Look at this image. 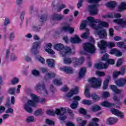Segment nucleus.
<instances>
[{"instance_id": "obj_1", "label": "nucleus", "mask_w": 126, "mask_h": 126, "mask_svg": "<svg viewBox=\"0 0 126 126\" xmlns=\"http://www.w3.org/2000/svg\"><path fill=\"white\" fill-rule=\"evenodd\" d=\"M87 20V21L84 20L82 22L80 26V30L85 29L87 25H89V26L92 27L95 30H100L99 32L96 31V33L100 38L105 39L107 37L106 30L102 28L103 27H109L108 23L95 19L93 17H88Z\"/></svg>"}, {"instance_id": "obj_2", "label": "nucleus", "mask_w": 126, "mask_h": 126, "mask_svg": "<svg viewBox=\"0 0 126 126\" xmlns=\"http://www.w3.org/2000/svg\"><path fill=\"white\" fill-rule=\"evenodd\" d=\"M30 97L32 100H29L27 103L24 105L23 108L24 110H25L26 112L31 114V113L33 112V110L30 106L35 107V106H36V104H37V103H39V97L33 93L30 94Z\"/></svg>"}, {"instance_id": "obj_3", "label": "nucleus", "mask_w": 126, "mask_h": 126, "mask_svg": "<svg viewBox=\"0 0 126 126\" xmlns=\"http://www.w3.org/2000/svg\"><path fill=\"white\" fill-rule=\"evenodd\" d=\"M108 58H109V55L105 54L102 58V61H105L106 63H96L94 65V67L97 69H103L108 68L109 64H114L115 63V61L113 59H108Z\"/></svg>"}, {"instance_id": "obj_4", "label": "nucleus", "mask_w": 126, "mask_h": 126, "mask_svg": "<svg viewBox=\"0 0 126 126\" xmlns=\"http://www.w3.org/2000/svg\"><path fill=\"white\" fill-rule=\"evenodd\" d=\"M66 113V110L64 108L57 109L55 112L54 110H47L46 112V114L50 116H55V114H56L57 116L60 115L59 120H60V121H65V120H66V115H65Z\"/></svg>"}, {"instance_id": "obj_5", "label": "nucleus", "mask_w": 126, "mask_h": 126, "mask_svg": "<svg viewBox=\"0 0 126 126\" xmlns=\"http://www.w3.org/2000/svg\"><path fill=\"white\" fill-rule=\"evenodd\" d=\"M84 62V58L81 57L79 59H77L76 58H74L72 60L67 57H64L63 60V63L64 64H70L71 63H73L74 66L76 67L80 64H82Z\"/></svg>"}, {"instance_id": "obj_6", "label": "nucleus", "mask_w": 126, "mask_h": 126, "mask_svg": "<svg viewBox=\"0 0 126 126\" xmlns=\"http://www.w3.org/2000/svg\"><path fill=\"white\" fill-rule=\"evenodd\" d=\"M89 3H94L93 5H90L88 6V9L89 11L91 14L93 15H96L98 14V6L99 4L98 2L100 1V0H87Z\"/></svg>"}, {"instance_id": "obj_7", "label": "nucleus", "mask_w": 126, "mask_h": 126, "mask_svg": "<svg viewBox=\"0 0 126 126\" xmlns=\"http://www.w3.org/2000/svg\"><path fill=\"white\" fill-rule=\"evenodd\" d=\"M98 46L100 50L101 54H104L106 52V48H114L116 46V44L113 42H107L104 40H101L99 43H97Z\"/></svg>"}, {"instance_id": "obj_8", "label": "nucleus", "mask_w": 126, "mask_h": 126, "mask_svg": "<svg viewBox=\"0 0 126 126\" xmlns=\"http://www.w3.org/2000/svg\"><path fill=\"white\" fill-rule=\"evenodd\" d=\"M34 90L38 92H39V91H41L43 97H48L49 95V93H48V90H47L46 85L44 82H40L37 83L34 86Z\"/></svg>"}, {"instance_id": "obj_9", "label": "nucleus", "mask_w": 126, "mask_h": 126, "mask_svg": "<svg viewBox=\"0 0 126 126\" xmlns=\"http://www.w3.org/2000/svg\"><path fill=\"white\" fill-rule=\"evenodd\" d=\"M83 48L85 52L89 54H95L96 48L94 45L89 42H86L83 44Z\"/></svg>"}, {"instance_id": "obj_10", "label": "nucleus", "mask_w": 126, "mask_h": 126, "mask_svg": "<svg viewBox=\"0 0 126 126\" xmlns=\"http://www.w3.org/2000/svg\"><path fill=\"white\" fill-rule=\"evenodd\" d=\"M89 86L86 85V89L85 91V95L87 98H91L92 97L93 100L94 102H98L100 100V96L96 94H90L89 92Z\"/></svg>"}, {"instance_id": "obj_11", "label": "nucleus", "mask_w": 126, "mask_h": 126, "mask_svg": "<svg viewBox=\"0 0 126 126\" xmlns=\"http://www.w3.org/2000/svg\"><path fill=\"white\" fill-rule=\"evenodd\" d=\"M89 81L93 88H99L102 84V79L100 78H92Z\"/></svg>"}, {"instance_id": "obj_12", "label": "nucleus", "mask_w": 126, "mask_h": 126, "mask_svg": "<svg viewBox=\"0 0 126 126\" xmlns=\"http://www.w3.org/2000/svg\"><path fill=\"white\" fill-rule=\"evenodd\" d=\"M122 17V15L119 13H108L105 15H102V18H120Z\"/></svg>"}, {"instance_id": "obj_13", "label": "nucleus", "mask_w": 126, "mask_h": 126, "mask_svg": "<svg viewBox=\"0 0 126 126\" xmlns=\"http://www.w3.org/2000/svg\"><path fill=\"white\" fill-rule=\"evenodd\" d=\"M6 59H10L12 62L17 61V57L14 53H10L9 50H7L6 51Z\"/></svg>"}, {"instance_id": "obj_14", "label": "nucleus", "mask_w": 126, "mask_h": 126, "mask_svg": "<svg viewBox=\"0 0 126 126\" xmlns=\"http://www.w3.org/2000/svg\"><path fill=\"white\" fill-rule=\"evenodd\" d=\"M70 54H71V49L68 47H65L63 50L61 52V54L63 58L69 56Z\"/></svg>"}, {"instance_id": "obj_15", "label": "nucleus", "mask_w": 126, "mask_h": 126, "mask_svg": "<svg viewBox=\"0 0 126 126\" xmlns=\"http://www.w3.org/2000/svg\"><path fill=\"white\" fill-rule=\"evenodd\" d=\"M60 70L65 72V73H68V74H72L74 72L72 67L67 66L60 67Z\"/></svg>"}, {"instance_id": "obj_16", "label": "nucleus", "mask_w": 126, "mask_h": 126, "mask_svg": "<svg viewBox=\"0 0 126 126\" xmlns=\"http://www.w3.org/2000/svg\"><path fill=\"white\" fill-rule=\"evenodd\" d=\"M114 22L117 24H119L123 28L126 27V20L125 21L122 19H116L114 20Z\"/></svg>"}, {"instance_id": "obj_17", "label": "nucleus", "mask_w": 126, "mask_h": 126, "mask_svg": "<svg viewBox=\"0 0 126 126\" xmlns=\"http://www.w3.org/2000/svg\"><path fill=\"white\" fill-rule=\"evenodd\" d=\"M78 94V87H76L74 89H72L70 92L66 94V97L67 98H70L73 96L74 94Z\"/></svg>"}, {"instance_id": "obj_18", "label": "nucleus", "mask_w": 126, "mask_h": 126, "mask_svg": "<svg viewBox=\"0 0 126 126\" xmlns=\"http://www.w3.org/2000/svg\"><path fill=\"white\" fill-rule=\"evenodd\" d=\"M115 84L117 86H125L126 85V77L125 78H121L115 81Z\"/></svg>"}, {"instance_id": "obj_19", "label": "nucleus", "mask_w": 126, "mask_h": 126, "mask_svg": "<svg viewBox=\"0 0 126 126\" xmlns=\"http://www.w3.org/2000/svg\"><path fill=\"white\" fill-rule=\"evenodd\" d=\"M111 112L113 114V115H115L117 117H119V118H121V119H124V114L118 110L112 108L111 110Z\"/></svg>"}, {"instance_id": "obj_20", "label": "nucleus", "mask_w": 126, "mask_h": 126, "mask_svg": "<svg viewBox=\"0 0 126 126\" xmlns=\"http://www.w3.org/2000/svg\"><path fill=\"white\" fill-rule=\"evenodd\" d=\"M110 55H115L116 57H122L123 53L117 49H112L110 51Z\"/></svg>"}, {"instance_id": "obj_21", "label": "nucleus", "mask_w": 126, "mask_h": 126, "mask_svg": "<svg viewBox=\"0 0 126 126\" xmlns=\"http://www.w3.org/2000/svg\"><path fill=\"white\" fill-rule=\"evenodd\" d=\"M118 122V118L110 117L107 119L106 121L107 125H109V126H112V125H114V124H116Z\"/></svg>"}, {"instance_id": "obj_22", "label": "nucleus", "mask_w": 126, "mask_h": 126, "mask_svg": "<svg viewBox=\"0 0 126 126\" xmlns=\"http://www.w3.org/2000/svg\"><path fill=\"white\" fill-rule=\"evenodd\" d=\"M52 46V43H47L46 44L44 47V49L45 50V52H47V53H48V54L54 55L55 54V52L53 51V50L50 48H51Z\"/></svg>"}, {"instance_id": "obj_23", "label": "nucleus", "mask_w": 126, "mask_h": 126, "mask_svg": "<svg viewBox=\"0 0 126 126\" xmlns=\"http://www.w3.org/2000/svg\"><path fill=\"white\" fill-rule=\"evenodd\" d=\"M63 15L55 14L52 17V20L61 21V20L63 19Z\"/></svg>"}, {"instance_id": "obj_24", "label": "nucleus", "mask_w": 126, "mask_h": 126, "mask_svg": "<svg viewBox=\"0 0 126 126\" xmlns=\"http://www.w3.org/2000/svg\"><path fill=\"white\" fill-rule=\"evenodd\" d=\"M70 41V42L72 43V44H75L76 43L81 42V39L79 38V36H78V35H76L74 37H71Z\"/></svg>"}, {"instance_id": "obj_25", "label": "nucleus", "mask_w": 126, "mask_h": 126, "mask_svg": "<svg viewBox=\"0 0 126 126\" xmlns=\"http://www.w3.org/2000/svg\"><path fill=\"white\" fill-rule=\"evenodd\" d=\"M62 30L65 31V32H69L70 34H72L74 32V28L69 26L63 27Z\"/></svg>"}, {"instance_id": "obj_26", "label": "nucleus", "mask_w": 126, "mask_h": 126, "mask_svg": "<svg viewBox=\"0 0 126 126\" xmlns=\"http://www.w3.org/2000/svg\"><path fill=\"white\" fill-rule=\"evenodd\" d=\"M117 2L115 1H111L105 4L106 6L107 7H110V8H115L117 5Z\"/></svg>"}, {"instance_id": "obj_27", "label": "nucleus", "mask_w": 126, "mask_h": 126, "mask_svg": "<svg viewBox=\"0 0 126 126\" xmlns=\"http://www.w3.org/2000/svg\"><path fill=\"white\" fill-rule=\"evenodd\" d=\"M118 10L119 11H124V10H126V1L122 2L118 6Z\"/></svg>"}, {"instance_id": "obj_28", "label": "nucleus", "mask_w": 126, "mask_h": 126, "mask_svg": "<svg viewBox=\"0 0 126 126\" xmlns=\"http://www.w3.org/2000/svg\"><path fill=\"white\" fill-rule=\"evenodd\" d=\"M110 88L114 93H116V94H120V93H122V90L118 89L117 86L114 85H111Z\"/></svg>"}, {"instance_id": "obj_29", "label": "nucleus", "mask_w": 126, "mask_h": 126, "mask_svg": "<svg viewBox=\"0 0 126 126\" xmlns=\"http://www.w3.org/2000/svg\"><path fill=\"white\" fill-rule=\"evenodd\" d=\"M77 121L79 124L78 126H85L87 124V121L86 120H83L81 118H78L77 119Z\"/></svg>"}, {"instance_id": "obj_30", "label": "nucleus", "mask_w": 126, "mask_h": 126, "mask_svg": "<svg viewBox=\"0 0 126 126\" xmlns=\"http://www.w3.org/2000/svg\"><path fill=\"white\" fill-rule=\"evenodd\" d=\"M110 80L111 78L109 77L104 81L103 85V89L104 90H106V89L108 88V86H109V83L110 82Z\"/></svg>"}, {"instance_id": "obj_31", "label": "nucleus", "mask_w": 126, "mask_h": 126, "mask_svg": "<svg viewBox=\"0 0 126 126\" xmlns=\"http://www.w3.org/2000/svg\"><path fill=\"white\" fill-rule=\"evenodd\" d=\"M85 73H86V68L83 67L81 68L80 72L79 73V78H81V77H83V76L85 75Z\"/></svg>"}, {"instance_id": "obj_32", "label": "nucleus", "mask_w": 126, "mask_h": 126, "mask_svg": "<svg viewBox=\"0 0 126 126\" xmlns=\"http://www.w3.org/2000/svg\"><path fill=\"white\" fill-rule=\"evenodd\" d=\"M63 48H64V46L62 43H58L54 46V49L56 51H62Z\"/></svg>"}, {"instance_id": "obj_33", "label": "nucleus", "mask_w": 126, "mask_h": 126, "mask_svg": "<svg viewBox=\"0 0 126 126\" xmlns=\"http://www.w3.org/2000/svg\"><path fill=\"white\" fill-rule=\"evenodd\" d=\"M46 63L49 67H54L55 66V61L53 59H48Z\"/></svg>"}, {"instance_id": "obj_34", "label": "nucleus", "mask_w": 126, "mask_h": 126, "mask_svg": "<svg viewBox=\"0 0 126 126\" xmlns=\"http://www.w3.org/2000/svg\"><path fill=\"white\" fill-rule=\"evenodd\" d=\"M124 97V95L122 94H120L119 95L115 94L113 97V100L114 101H116L117 102H119L121 99H123V97Z\"/></svg>"}, {"instance_id": "obj_35", "label": "nucleus", "mask_w": 126, "mask_h": 126, "mask_svg": "<svg viewBox=\"0 0 126 126\" xmlns=\"http://www.w3.org/2000/svg\"><path fill=\"white\" fill-rule=\"evenodd\" d=\"M101 106H102V107H113V106L114 105V104L110 103L108 101H103L101 103Z\"/></svg>"}, {"instance_id": "obj_36", "label": "nucleus", "mask_w": 126, "mask_h": 126, "mask_svg": "<svg viewBox=\"0 0 126 126\" xmlns=\"http://www.w3.org/2000/svg\"><path fill=\"white\" fill-rule=\"evenodd\" d=\"M65 7H66V5H65V4L62 3L59 6L56 10L57 12H61L62 10L64 8H65Z\"/></svg>"}, {"instance_id": "obj_37", "label": "nucleus", "mask_w": 126, "mask_h": 126, "mask_svg": "<svg viewBox=\"0 0 126 126\" xmlns=\"http://www.w3.org/2000/svg\"><path fill=\"white\" fill-rule=\"evenodd\" d=\"M53 82L54 84L57 85V86H61L62 84H63V82H62V79H55L53 80Z\"/></svg>"}, {"instance_id": "obj_38", "label": "nucleus", "mask_w": 126, "mask_h": 126, "mask_svg": "<svg viewBox=\"0 0 126 126\" xmlns=\"http://www.w3.org/2000/svg\"><path fill=\"white\" fill-rule=\"evenodd\" d=\"M83 39H87L89 37V29H87L86 32H84L81 34Z\"/></svg>"}, {"instance_id": "obj_39", "label": "nucleus", "mask_w": 126, "mask_h": 126, "mask_svg": "<svg viewBox=\"0 0 126 126\" xmlns=\"http://www.w3.org/2000/svg\"><path fill=\"white\" fill-rule=\"evenodd\" d=\"M26 122L27 123H31L32 122H36V120H35L33 116H30L26 118Z\"/></svg>"}, {"instance_id": "obj_40", "label": "nucleus", "mask_w": 126, "mask_h": 126, "mask_svg": "<svg viewBox=\"0 0 126 126\" xmlns=\"http://www.w3.org/2000/svg\"><path fill=\"white\" fill-rule=\"evenodd\" d=\"M23 59L26 63H31L32 62V59L29 55H25Z\"/></svg>"}, {"instance_id": "obj_41", "label": "nucleus", "mask_w": 126, "mask_h": 126, "mask_svg": "<svg viewBox=\"0 0 126 126\" xmlns=\"http://www.w3.org/2000/svg\"><path fill=\"white\" fill-rule=\"evenodd\" d=\"M82 104L83 105H92V104H93V102L91 100H87V99H84L81 101Z\"/></svg>"}, {"instance_id": "obj_42", "label": "nucleus", "mask_w": 126, "mask_h": 126, "mask_svg": "<svg viewBox=\"0 0 126 126\" xmlns=\"http://www.w3.org/2000/svg\"><path fill=\"white\" fill-rule=\"evenodd\" d=\"M39 44H40V42H36V41L34 42L32 44V48L31 49V51H33L34 49H38Z\"/></svg>"}, {"instance_id": "obj_43", "label": "nucleus", "mask_w": 126, "mask_h": 126, "mask_svg": "<svg viewBox=\"0 0 126 126\" xmlns=\"http://www.w3.org/2000/svg\"><path fill=\"white\" fill-rule=\"evenodd\" d=\"M101 110V107L99 105H94L92 107V112H97V111H100Z\"/></svg>"}, {"instance_id": "obj_44", "label": "nucleus", "mask_w": 126, "mask_h": 126, "mask_svg": "<svg viewBox=\"0 0 126 126\" xmlns=\"http://www.w3.org/2000/svg\"><path fill=\"white\" fill-rule=\"evenodd\" d=\"M39 70L43 73H47L49 71V69H48V68L43 67H39Z\"/></svg>"}, {"instance_id": "obj_45", "label": "nucleus", "mask_w": 126, "mask_h": 126, "mask_svg": "<svg viewBox=\"0 0 126 126\" xmlns=\"http://www.w3.org/2000/svg\"><path fill=\"white\" fill-rule=\"evenodd\" d=\"M77 106H78V102H73V103L71 104L70 107L73 110H74V109H76L77 108Z\"/></svg>"}, {"instance_id": "obj_46", "label": "nucleus", "mask_w": 126, "mask_h": 126, "mask_svg": "<svg viewBox=\"0 0 126 126\" xmlns=\"http://www.w3.org/2000/svg\"><path fill=\"white\" fill-rule=\"evenodd\" d=\"M119 75H121V72L120 71H115L113 72V78L114 79H116L119 76Z\"/></svg>"}, {"instance_id": "obj_47", "label": "nucleus", "mask_w": 126, "mask_h": 126, "mask_svg": "<svg viewBox=\"0 0 126 126\" xmlns=\"http://www.w3.org/2000/svg\"><path fill=\"white\" fill-rule=\"evenodd\" d=\"M101 96L103 98H108L110 96V94L108 92H103Z\"/></svg>"}, {"instance_id": "obj_48", "label": "nucleus", "mask_w": 126, "mask_h": 126, "mask_svg": "<svg viewBox=\"0 0 126 126\" xmlns=\"http://www.w3.org/2000/svg\"><path fill=\"white\" fill-rule=\"evenodd\" d=\"M40 21L41 22H45L47 20V15H43L42 16H39Z\"/></svg>"}, {"instance_id": "obj_49", "label": "nucleus", "mask_w": 126, "mask_h": 126, "mask_svg": "<svg viewBox=\"0 0 126 126\" xmlns=\"http://www.w3.org/2000/svg\"><path fill=\"white\" fill-rule=\"evenodd\" d=\"M46 123L47 125H49L50 126H54L55 125V122H54L53 120H51L50 119H46Z\"/></svg>"}, {"instance_id": "obj_50", "label": "nucleus", "mask_w": 126, "mask_h": 126, "mask_svg": "<svg viewBox=\"0 0 126 126\" xmlns=\"http://www.w3.org/2000/svg\"><path fill=\"white\" fill-rule=\"evenodd\" d=\"M32 37H33V35L31 33H27L25 35V38L27 39V41H29V39H32Z\"/></svg>"}, {"instance_id": "obj_51", "label": "nucleus", "mask_w": 126, "mask_h": 126, "mask_svg": "<svg viewBox=\"0 0 126 126\" xmlns=\"http://www.w3.org/2000/svg\"><path fill=\"white\" fill-rule=\"evenodd\" d=\"M36 59L39 61L41 63H45V59L41 56L36 57Z\"/></svg>"}, {"instance_id": "obj_52", "label": "nucleus", "mask_w": 126, "mask_h": 126, "mask_svg": "<svg viewBox=\"0 0 126 126\" xmlns=\"http://www.w3.org/2000/svg\"><path fill=\"white\" fill-rule=\"evenodd\" d=\"M46 76L48 78H53V77H55V76H56V74L54 73H48L46 74Z\"/></svg>"}, {"instance_id": "obj_53", "label": "nucleus", "mask_w": 126, "mask_h": 126, "mask_svg": "<svg viewBox=\"0 0 126 126\" xmlns=\"http://www.w3.org/2000/svg\"><path fill=\"white\" fill-rule=\"evenodd\" d=\"M73 100L74 102L76 103V102H78L79 101H80V100H81V98L79 96L76 95L73 97Z\"/></svg>"}, {"instance_id": "obj_54", "label": "nucleus", "mask_w": 126, "mask_h": 126, "mask_svg": "<svg viewBox=\"0 0 126 126\" xmlns=\"http://www.w3.org/2000/svg\"><path fill=\"white\" fill-rule=\"evenodd\" d=\"M19 81V80L18 79V78L17 77H15L12 80L11 83L12 84H17Z\"/></svg>"}, {"instance_id": "obj_55", "label": "nucleus", "mask_w": 126, "mask_h": 126, "mask_svg": "<svg viewBox=\"0 0 126 126\" xmlns=\"http://www.w3.org/2000/svg\"><path fill=\"white\" fill-rule=\"evenodd\" d=\"M123 62H124V60H123V59L120 58L118 59L116 64L117 66H120V65H121V64L123 63Z\"/></svg>"}, {"instance_id": "obj_56", "label": "nucleus", "mask_w": 126, "mask_h": 126, "mask_svg": "<svg viewBox=\"0 0 126 126\" xmlns=\"http://www.w3.org/2000/svg\"><path fill=\"white\" fill-rule=\"evenodd\" d=\"M32 74L34 76H38V75H39V74H40V72H39V71H38L36 69H34L32 71Z\"/></svg>"}, {"instance_id": "obj_57", "label": "nucleus", "mask_w": 126, "mask_h": 126, "mask_svg": "<svg viewBox=\"0 0 126 126\" xmlns=\"http://www.w3.org/2000/svg\"><path fill=\"white\" fill-rule=\"evenodd\" d=\"M15 90H16V89L15 88H11L9 90V94H11V95H12V94H14V92H15Z\"/></svg>"}, {"instance_id": "obj_58", "label": "nucleus", "mask_w": 126, "mask_h": 126, "mask_svg": "<svg viewBox=\"0 0 126 126\" xmlns=\"http://www.w3.org/2000/svg\"><path fill=\"white\" fill-rule=\"evenodd\" d=\"M14 33L11 32L9 34V39L10 41H13V39H14Z\"/></svg>"}, {"instance_id": "obj_59", "label": "nucleus", "mask_w": 126, "mask_h": 126, "mask_svg": "<svg viewBox=\"0 0 126 126\" xmlns=\"http://www.w3.org/2000/svg\"><path fill=\"white\" fill-rule=\"evenodd\" d=\"M30 53H31V54H34V55H37V54L39 53V50H38V48L34 49L32 51L31 49Z\"/></svg>"}, {"instance_id": "obj_60", "label": "nucleus", "mask_w": 126, "mask_h": 126, "mask_svg": "<svg viewBox=\"0 0 126 126\" xmlns=\"http://www.w3.org/2000/svg\"><path fill=\"white\" fill-rule=\"evenodd\" d=\"M96 75H98V76H105V73L104 72H101L100 71H97L96 72Z\"/></svg>"}, {"instance_id": "obj_61", "label": "nucleus", "mask_w": 126, "mask_h": 126, "mask_svg": "<svg viewBox=\"0 0 126 126\" xmlns=\"http://www.w3.org/2000/svg\"><path fill=\"white\" fill-rule=\"evenodd\" d=\"M6 114H13V109L9 108L5 111Z\"/></svg>"}, {"instance_id": "obj_62", "label": "nucleus", "mask_w": 126, "mask_h": 126, "mask_svg": "<svg viewBox=\"0 0 126 126\" xmlns=\"http://www.w3.org/2000/svg\"><path fill=\"white\" fill-rule=\"evenodd\" d=\"M40 115H42V109H38L35 112V116H40Z\"/></svg>"}, {"instance_id": "obj_63", "label": "nucleus", "mask_w": 126, "mask_h": 126, "mask_svg": "<svg viewBox=\"0 0 126 126\" xmlns=\"http://www.w3.org/2000/svg\"><path fill=\"white\" fill-rule=\"evenodd\" d=\"M126 68L125 67H123L121 68L120 72L121 75H124L125 74V73L126 72Z\"/></svg>"}, {"instance_id": "obj_64", "label": "nucleus", "mask_w": 126, "mask_h": 126, "mask_svg": "<svg viewBox=\"0 0 126 126\" xmlns=\"http://www.w3.org/2000/svg\"><path fill=\"white\" fill-rule=\"evenodd\" d=\"M88 126H98V124L96 123L91 122Z\"/></svg>"}]
</instances>
